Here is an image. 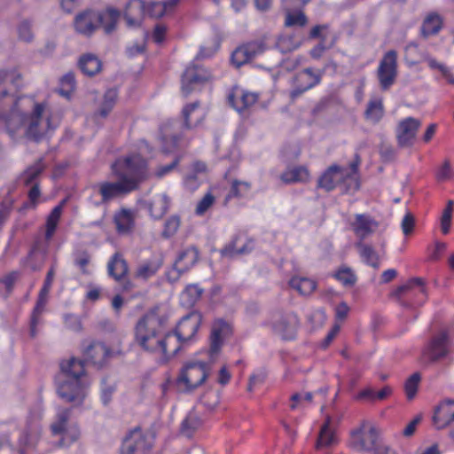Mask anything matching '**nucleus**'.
I'll use <instances>...</instances> for the list:
<instances>
[{
  "mask_svg": "<svg viewBox=\"0 0 454 454\" xmlns=\"http://www.w3.org/2000/svg\"><path fill=\"white\" fill-rule=\"evenodd\" d=\"M49 292V289L42 287L35 306L31 313L29 334L32 338H35L37 334L36 327L42 322V315L47 303V296Z\"/></svg>",
  "mask_w": 454,
  "mask_h": 454,
  "instance_id": "obj_22",
  "label": "nucleus"
},
{
  "mask_svg": "<svg viewBox=\"0 0 454 454\" xmlns=\"http://www.w3.org/2000/svg\"><path fill=\"white\" fill-rule=\"evenodd\" d=\"M71 415L70 409H62L59 411L57 414V420L51 425L52 434L55 435L63 434V441L66 440L67 435V431L66 427H67V422L69 420Z\"/></svg>",
  "mask_w": 454,
  "mask_h": 454,
  "instance_id": "obj_35",
  "label": "nucleus"
},
{
  "mask_svg": "<svg viewBox=\"0 0 454 454\" xmlns=\"http://www.w3.org/2000/svg\"><path fill=\"white\" fill-rule=\"evenodd\" d=\"M181 224L180 216L173 215L169 216L164 223L161 237L165 239L172 238L177 232Z\"/></svg>",
  "mask_w": 454,
  "mask_h": 454,
  "instance_id": "obj_45",
  "label": "nucleus"
},
{
  "mask_svg": "<svg viewBox=\"0 0 454 454\" xmlns=\"http://www.w3.org/2000/svg\"><path fill=\"white\" fill-rule=\"evenodd\" d=\"M66 430L68 433H67V435L65 441H63V437L61 438V440H60V444L61 445H69L72 442H74L76 440H78V438L80 436V431H79L77 427H75V426L74 427H67Z\"/></svg>",
  "mask_w": 454,
  "mask_h": 454,
  "instance_id": "obj_63",
  "label": "nucleus"
},
{
  "mask_svg": "<svg viewBox=\"0 0 454 454\" xmlns=\"http://www.w3.org/2000/svg\"><path fill=\"white\" fill-rule=\"evenodd\" d=\"M120 16L121 12L113 7L105 12L87 9L75 16L74 27L78 34L85 36H90L99 27L109 35L115 30Z\"/></svg>",
  "mask_w": 454,
  "mask_h": 454,
  "instance_id": "obj_4",
  "label": "nucleus"
},
{
  "mask_svg": "<svg viewBox=\"0 0 454 454\" xmlns=\"http://www.w3.org/2000/svg\"><path fill=\"white\" fill-rule=\"evenodd\" d=\"M184 344L186 342L181 340L175 331L169 332L164 336L160 335L158 344L160 347L152 353H161L165 357H171L176 355Z\"/></svg>",
  "mask_w": 454,
  "mask_h": 454,
  "instance_id": "obj_16",
  "label": "nucleus"
},
{
  "mask_svg": "<svg viewBox=\"0 0 454 454\" xmlns=\"http://www.w3.org/2000/svg\"><path fill=\"white\" fill-rule=\"evenodd\" d=\"M454 208V202L452 200H449L445 208L443 209L441 216V230L443 234H447L450 231L452 213Z\"/></svg>",
  "mask_w": 454,
  "mask_h": 454,
  "instance_id": "obj_49",
  "label": "nucleus"
},
{
  "mask_svg": "<svg viewBox=\"0 0 454 454\" xmlns=\"http://www.w3.org/2000/svg\"><path fill=\"white\" fill-rule=\"evenodd\" d=\"M364 115L366 120L374 124L378 123L384 115V107L381 99L369 101Z\"/></svg>",
  "mask_w": 454,
  "mask_h": 454,
  "instance_id": "obj_40",
  "label": "nucleus"
},
{
  "mask_svg": "<svg viewBox=\"0 0 454 454\" xmlns=\"http://www.w3.org/2000/svg\"><path fill=\"white\" fill-rule=\"evenodd\" d=\"M380 155L384 162H390L396 157L395 149L389 144L381 143L380 145Z\"/></svg>",
  "mask_w": 454,
  "mask_h": 454,
  "instance_id": "obj_57",
  "label": "nucleus"
},
{
  "mask_svg": "<svg viewBox=\"0 0 454 454\" xmlns=\"http://www.w3.org/2000/svg\"><path fill=\"white\" fill-rule=\"evenodd\" d=\"M266 50V44L263 40L249 42L238 47L231 54V62L237 67L253 60L256 56L262 54Z\"/></svg>",
  "mask_w": 454,
  "mask_h": 454,
  "instance_id": "obj_13",
  "label": "nucleus"
},
{
  "mask_svg": "<svg viewBox=\"0 0 454 454\" xmlns=\"http://www.w3.org/2000/svg\"><path fill=\"white\" fill-rule=\"evenodd\" d=\"M397 75V53L388 51L380 62L378 78L382 90H386L395 82Z\"/></svg>",
  "mask_w": 454,
  "mask_h": 454,
  "instance_id": "obj_12",
  "label": "nucleus"
},
{
  "mask_svg": "<svg viewBox=\"0 0 454 454\" xmlns=\"http://www.w3.org/2000/svg\"><path fill=\"white\" fill-rule=\"evenodd\" d=\"M249 190H250V184H248L247 182H240L238 180H234L232 182L230 192L227 195L226 199L228 200V199H231L233 197H235V198L244 197L247 194Z\"/></svg>",
  "mask_w": 454,
  "mask_h": 454,
  "instance_id": "obj_50",
  "label": "nucleus"
},
{
  "mask_svg": "<svg viewBox=\"0 0 454 454\" xmlns=\"http://www.w3.org/2000/svg\"><path fill=\"white\" fill-rule=\"evenodd\" d=\"M340 168L336 165L329 167L317 181V187L330 192L335 187V176L340 173Z\"/></svg>",
  "mask_w": 454,
  "mask_h": 454,
  "instance_id": "obj_36",
  "label": "nucleus"
},
{
  "mask_svg": "<svg viewBox=\"0 0 454 454\" xmlns=\"http://www.w3.org/2000/svg\"><path fill=\"white\" fill-rule=\"evenodd\" d=\"M112 352L108 347L99 341L91 342L84 350L83 359L70 358L60 364V372L56 377L57 393L66 403L73 407L81 406L88 393L90 382L85 378L84 366L92 364L103 367Z\"/></svg>",
  "mask_w": 454,
  "mask_h": 454,
  "instance_id": "obj_1",
  "label": "nucleus"
},
{
  "mask_svg": "<svg viewBox=\"0 0 454 454\" xmlns=\"http://www.w3.org/2000/svg\"><path fill=\"white\" fill-rule=\"evenodd\" d=\"M425 60L427 62V65L431 69L438 70L443 78L451 72L449 67H447L445 64L438 62L435 59L426 57Z\"/></svg>",
  "mask_w": 454,
  "mask_h": 454,
  "instance_id": "obj_60",
  "label": "nucleus"
},
{
  "mask_svg": "<svg viewBox=\"0 0 454 454\" xmlns=\"http://www.w3.org/2000/svg\"><path fill=\"white\" fill-rule=\"evenodd\" d=\"M50 241L44 238V240L41 237H37L29 252H28V259L30 260L35 254H40L43 257H46L49 251Z\"/></svg>",
  "mask_w": 454,
  "mask_h": 454,
  "instance_id": "obj_48",
  "label": "nucleus"
},
{
  "mask_svg": "<svg viewBox=\"0 0 454 454\" xmlns=\"http://www.w3.org/2000/svg\"><path fill=\"white\" fill-rule=\"evenodd\" d=\"M297 323L298 320L295 315L286 314L275 320L272 323V328L283 339L292 340L296 333Z\"/></svg>",
  "mask_w": 454,
  "mask_h": 454,
  "instance_id": "obj_19",
  "label": "nucleus"
},
{
  "mask_svg": "<svg viewBox=\"0 0 454 454\" xmlns=\"http://www.w3.org/2000/svg\"><path fill=\"white\" fill-rule=\"evenodd\" d=\"M380 443L377 428L366 425L365 422L351 432L349 445L356 451H373Z\"/></svg>",
  "mask_w": 454,
  "mask_h": 454,
  "instance_id": "obj_9",
  "label": "nucleus"
},
{
  "mask_svg": "<svg viewBox=\"0 0 454 454\" xmlns=\"http://www.w3.org/2000/svg\"><path fill=\"white\" fill-rule=\"evenodd\" d=\"M22 85V75L16 68L0 70V100L4 99L6 107H9V112L2 114L1 123L12 139L25 129L27 119V115L19 108L20 98L16 95Z\"/></svg>",
  "mask_w": 454,
  "mask_h": 454,
  "instance_id": "obj_3",
  "label": "nucleus"
},
{
  "mask_svg": "<svg viewBox=\"0 0 454 454\" xmlns=\"http://www.w3.org/2000/svg\"><path fill=\"white\" fill-rule=\"evenodd\" d=\"M324 71L318 70L314 72L311 67H307L297 73L292 81L293 90L290 91L289 97L292 101L301 97L307 90L314 88L320 83Z\"/></svg>",
  "mask_w": 454,
  "mask_h": 454,
  "instance_id": "obj_10",
  "label": "nucleus"
},
{
  "mask_svg": "<svg viewBox=\"0 0 454 454\" xmlns=\"http://www.w3.org/2000/svg\"><path fill=\"white\" fill-rule=\"evenodd\" d=\"M450 340L447 332L442 331L435 335L428 347V354L432 361L439 360L449 353Z\"/></svg>",
  "mask_w": 454,
  "mask_h": 454,
  "instance_id": "obj_21",
  "label": "nucleus"
},
{
  "mask_svg": "<svg viewBox=\"0 0 454 454\" xmlns=\"http://www.w3.org/2000/svg\"><path fill=\"white\" fill-rule=\"evenodd\" d=\"M454 420V400L446 399L435 409L433 423L437 429H442Z\"/></svg>",
  "mask_w": 454,
  "mask_h": 454,
  "instance_id": "obj_18",
  "label": "nucleus"
},
{
  "mask_svg": "<svg viewBox=\"0 0 454 454\" xmlns=\"http://www.w3.org/2000/svg\"><path fill=\"white\" fill-rule=\"evenodd\" d=\"M45 166L43 158L36 160L35 164L28 167L21 175V180L26 186L33 185L38 183L36 180L44 170Z\"/></svg>",
  "mask_w": 454,
  "mask_h": 454,
  "instance_id": "obj_32",
  "label": "nucleus"
},
{
  "mask_svg": "<svg viewBox=\"0 0 454 454\" xmlns=\"http://www.w3.org/2000/svg\"><path fill=\"white\" fill-rule=\"evenodd\" d=\"M289 285L292 288L297 290L302 295L311 294L316 287V281L308 278L294 277L290 279Z\"/></svg>",
  "mask_w": 454,
  "mask_h": 454,
  "instance_id": "obj_38",
  "label": "nucleus"
},
{
  "mask_svg": "<svg viewBox=\"0 0 454 454\" xmlns=\"http://www.w3.org/2000/svg\"><path fill=\"white\" fill-rule=\"evenodd\" d=\"M184 127L187 129L196 128L204 119V113L200 110V102L186 105L182 111Z\"/></svg>",
  "mask_w": 454,
  "mask_h": 454,
  "instance_id": "obj_23",
  "label": "nucleus"
},
{
  "mask_svg": "<svg viewBox=\"0 0 454 454\" xmlns=\"http://www.w3.org/2000/svg\"><path fill=\"white\" fill-rule=\"evenodd\" d=\"M201 321L202 315L199 311H192L181 318L174 331L181 340L187 343L195 336Z\"/></svg>",
  "mask_w": 454,
  "mask_h": 454,
  "instance_id": "obj_15",
  "label": "nucleus"
},
{
  "mask_svg": "<svg viewBox=\"0 0 454 454\" xmlns=\"http://www.w3.org/2000/svg\"><path fill=\"white\" fill-rule=\"evenodd\" d=\"M66 203V200H63L58 206H56L49 214L45 223V239L47 241H51L55 234L58 227L60 216L63 211V206Z\"/></svg>",
  "mask_w": 454,
  "mask_h": 454,
  "instance_id": "obj_28",
  "label": "nucleus"
},
{
  "mask_svg": "<svg viewBox=\"0 0 454 454\" xmlns=\"http://www.w3.org/2000/svg\"><path fill=\"white\" fill-rule=\"evenodd\" d=\"M153 444L154 436L152 434L135 428L124 437L120 454H150Z\"/></svg>",
  "mask_w": 454,
  "mask_h": 454,
  "instance_id": "obj_8",
  "label": "nucleus"
},
{
  "mask_svg": "<svg viewBox=\"0 0 454 454\" xmlns=\"http://www.w3.org/2000/svg\"><path fill=\"white\" fill-rule=\"evenodd\" d=\"M211 79V74L206 68L192 65L188 67L182 76V93L188 97L192 92L200 90V86Z\"/></svg>",
  "mask_w": 454,
  "mask_h": 454,
  "instance_id": "obj_11",
  "label": "nucleus"
},
{
  "mask_svg": "<svg viewBox=\"0 0 454 454\" xmlns=\"http://www.w3.org/2000/svg\"><path fill=\"white\" fill-rule=\"evenodd\" d=\"M53 116L46 113L44 103H35L32 113L27 116L23 136L35 143H40L48 138L51 132L58 127Z\"/></svg>",
  "mask_w": 454,
  "mask_h": 454,
  "instance_id": "obj_6",
  "label": "nucleus"
},
{
  "mask_svg": "<svg viewBox=\"0 0 454 454\" xmlns=\"http://www.w3.org/2000/svg\"><path fill=\"white\" fill-rule=\"evenodd\" d=\"M421 376L419 372H414L405 380L404 392L409 401L416 396Z\"/></svg>",
  "mask_w": 454,
  "mask_h": 454,
  "instance_id": "obj_47",
  "label": "nucleus"
},
{
  "mask_svg": "<svg viewBox=\"0 0 454 454\" xmlns=\"http://www.w3.org/2000/svg\"><path fill=\"white\" fill-rule=\"evenodd\" d=\"M18 277L19 273L17 271H12L0 279V282L5 286L8 294H10L12 292L14 284L18 279Z\"/></svg>",
  "mask_w": 454,
  "mask_h": 454,
  "instance_id": "obj_62",
  "label": "nucleus"
},
{
  "mask_svg": "<svg viewBox=\"0 0 454 454\" xmlns=\"http://www.w3.org/2000/svg\"><path fill=\"white\" fill-rule=\"evenodd\" d=\"M200 426L201 419L199 416L194 412H189L181 423L180 433L186 437H192Z\"/></svg>",
  "mask_w": 454,
  "mask_h": 454,
  "instance_id": "obj_39",
  "label": "nucleus"
},
{
  "mask_svg": "<svg viewBox=\"0 0 454 454\" xmlns=\"http://www.w3.org/2000/svg\"><path fill=\"white\" fill-rule=\"evenodd\" d=\"M442 21L438 14H429L423 21L421 26V35L427 38L439 33L442 28Z\"/></svg>",
  "mask_w": 454,
  "mask_h": 454,
  "instance_id": "obj_33",
  "label": "nucleus"
},
{
  "mask_svg": "<svg viewBox=\"0 0 454 454\" xmlns=\"http://www.w3.org/2000/svg\"><path fill=\"white\" fill-rule=\"evenodd\" d=\"M114 223L120 233H126L132 230L134 219L129 209L122 208L114 215Z\"/></svg>",
  "mask_w": 454,
  "mask_h": 454,
  "instance_id": "obj_31",
  "label": "nucleus"
},
{
  "mask_svg": "<svg viewBox=\"0 0 454 454\" xmlns=\"http://www.w3.org/2000/svg\"><path fill=\"white\" fill-rule=\"evenodd\" d=\"M230 333V325L223 319L216 320L212 325L210 334V356L217 355L221 349L224 337Z\"/></svg>",
  "mask_w": 454,
  "mask_h": 454,
  "instance_id": "obj_20",
  "label": "nucleus"
},
{
  "mask_svg": "<svg viewBox=\"0 0 454 454\" xmlns=\"http://www.w3.org/2000/svg\"><path fill=\"white\" fill-rule=\"evenodd\" d=\"M425 60L427 62V65L431 69L438 70L443 78L451 72L449 67H447L445 64L438 62L435 59L426 57Z\"/></svg>",
  "mask_w": 454,
  "mask_h": 454,
  "instance_id": "obj_59",
  "label": "nucleus"
},
{
  "mask_svg": "<svg viewBox=\"0 0 454 454\" xmlns=\"http://www.w3.org/2000/svg\"><path fill=\"white\" fill-rule=\"evenodd\" d=\"M452 169L450 167V160H446L442 166L439 168L436 173V178L438 181H446L452 177Z\"/></svg>",
  "mask_w": 454,
  "mask_h": 454,
  "instance_id": "obj_61",
  "label": "nucleus"
},
{
  "mask_svg": "<svg viewBox=\"0 0 454 454\" xmlns=\"http://www.w3.org/2000/svg\"><path fill=\"white\" fill-rule=\"evenodd\" d=\"M334 442L335 436L333 432L330 428V419L328 418L321 427L317 442V448L319 449L321 447L330 446Z\"/></svg>",
  "mask_w": 454,
  "mask_h": 454,
  "instance_id": "obj_43",
  "label": "nucleus"
},
{
  "mask_svg": "<svg viewBox=\"0 0 454 454\" xmlns=\"http://www.w3.org/2000/svg\"><path fill=\"white\" fill-rule=\"evenodd\" d=\"M31 23L28 20L22 21L19 26V36L21 40L29 43L33 40Z\"/></svg>",
  "mask_w": 454,
  "mask_h": 454,
  "instance_id": "obj_58",
  "label": "nucleus"
},
{
  "mask_svg": "<svg viewBox=\"0 0 454 454\" xmlns=\"http://www.w3.org/2000/svg\"><path fill=\"white\" fill-rule=\"evenodd\" d=\"M60 84L61 88L59 90V94L66 98H69L75 86L74 74L73 73L65 74L60 80Z\"/></svg>",
  "mask_w": 454,
  "mask_h": 454,
  "instance_id": "obj_52",
  "label": "nucleus"
},
{
  "mask_svg": "<svg viewBox=\"0 0 454 454\" xmlns=\"http://www.w3.org/2000/svg\"><path fill=\"white\" fill-rule=\"evenodd\" d=\"M170 200L166 194L150 203L149 212L155 220H160L168 211Z\"/></svg>",
  "mask_w": 454,
  "mask_h": 454,
  "instance_id": "obj_37",
  "label": "nucleus"
},
{
  "mask_svg": "<svg viewBox=\"0 0 454 454\" xmlns=\"http://www.w3.org/2000/svg\"><path fill=\"white\" fill-rule=\"evenodd\" d=\"M199 254L200 253L196 247H190L182 251L174 263V270L176 275L173 280L178 279L182 273L193 267L199 260Z\"/></svg>",
  "mask_w": 454,
  "mask_h": 454,
  "instance_id": "obj_17",
  "label": "nucleus"
},
{
  "mask_svg": "<svg viewBox=\"0 0 454 454\" xmlns=\"http://www.w3.org/2000/svg\"><path fill=\"white\" fill-rule=\"evenodd\" d=\"M352 226L356 236L362 240L377 229L378 223L368 215H356Z\"/></svg>",
  "mask_w": 454,
  "mask_h": 454,
  "instance_id": "obj_24",
  "label": "nucleus"
},
{
  "mask_svg": "<svg viewBox=\"0 0 454 454\" xmlns=\"http://www.w3.org/2000/svg\"><path fill=\"white\" fill-rule=\"evenodd\" d=\"M239 238L235 237L229 244H227L222 250L221 254L223 257H233L237 254H243L250 252L252 250V247L248 246V244H243L241 247H238V241Z\"/></svg>",
  "mask_w": 454,
  "mask_h": 454,
  "instance_id": "obj_41",
  "label": "nucleus"
},
{
  "mask_svg": "<svg viewBox=\"0 0 454 454\" xmlns=\"http://www.w3.org/2000/svg\"><path fill=\"white\" fill-rule=\"evenodd\" d=\"M116 182H102L98 184L101 204L115 198L137 191L149 176L148 161L139 154H131L116 160L112 164Z\"/></svg>",
  "mask_w": 454,
  "mask_h": 454,
  "instance_id": "obj_2",
  "label": "nucleus"
},
{
  "mask_svg": "<svg viewBox=\"0 0 454 454\" xmlns=\"http://www.w3.org/2000/svg\"><path fill=\"white\" fill-rule=\"evenodd\" d=\"M31 189L29 190L27 193L28 201L25 202L21 207V209H28V208H35L37 205L38 199L41 195L39 184L35 183L33 185H31Z\"/></svg>",
  "mask_w": 454,
  "mask_h": 454,
  "instance_id": "obj_53",
  "label": "nucleus"
},
{
  "mask_svg": "<svg viewBox=\"0 0 454 454\" xmlns=\"http://www.w3.org/2000/svg\"><path fill=\"white\" fill-rule=\"evenodd\" d=\"M215 198L211 192H207L204 197L198 202L195 209V213L198 215H204L210 207L215 203Z\"/></svg>",
  "mask_w": 454,
  "mask_h": 454,
  "instance_id": "obj_55",
  "label": "nucleus"
},
{
  "mask_svg": "<svg viewBox=\"0 0 454 454\" xmlns=\"http://www.w3.org/2000/svg\"><path fill=\"white\" fill-rule=\"evenodd\" d=\"M210 366L204 362H190L180 370L176 380V387L190 393L200 387L209 375Z\"/></svg>",
  "mask_w": 454,
  "mask_h": 454,
  "instance_id": "obj_7",
  "label": "nucleus"
},
{
  "mask_svg": "<svg viewBox=\"0 0 454 454\" xmlns=\"http://www.w3.org/2000/svg\"><path fill=\"white\" fill-rule=\"evenodd\" d=\"M257 101V95L251 92L242 91L241 95L236 98L234 95L229 96V102L238 111L242 112L243 110L250 107Z\"/></svg>",
  "mask_w": 454,
  "mask_h": 454,
  "instance_id": "obj_34",
  "label": "nucleus"
},
{
  "mask_svg": "<svg viewBox=\"0 0 454 454\" xmlns=\"http://www.w3.org/2000/svg\"><path fill=\"white\" fill-rule=\"evenodd\" d=\"M334 277L342 283L343 286L351 287L356 282V277L349 268L340 269Z\"/></svg>",
  "mask_w": 454,
  "mask_h": 454,
  "instance_id": "obj_51",
  "label": "nucleus"
},
{
  "mask_svg": "<svg viewBox=\"0 0 454 454\" xmlns=\"http://www.w3.org/2000/svg\"><path fill=\"white\" fill-rule=\"evenodd\" d=\"M166 318L152 309L144 315L136 324L135 340L147 352L155 351L159 347V339L163 332Z\"/></svg>",
  "mask_w": 454,
  "mask_h": 454,
  "instance_id": "obj_5",
  "label": "nucleus"
},
{
  "mask_svg": "<svg viewBox=\"0 0 454 454\" xmlns=\"http://www.w3.org/2000/svg\"><path fill=\"white\" fill-rule=\"evenodd\" d=\"M108 274L116 281L121 280L128 273L126 260L119 253H115L107 264Z\"/></svg>",
  "mask_w": 454,
  "mask_h": 454,
  "instance_id": "obj_25",
  "label": "nucleus"
},
{
  "mask_svg": "<svg viewBox=\"0 0 454 454\" xmlns=\"http://www.w3.org/2000/svg\"><path fill=\"white\" fill-rule=\"evenodd\" d=\"M203 289L197 285H189L182 294L183 302L192 306L201 296Z\"/></svg>",
  "mask_w": 454,
  "mask_h": 454,
  "instance_id": "obj_46",
  "label": "nucleus"
},
{
  "mask_svg": "<svg viewBox=\"0 0 454 454\" xmlns=\"http://www.w3.org/2000/svg\"><path fill=\"white\" fill-rule=\"evenodd\" d=\"M162 258L156 256L141 263L137 269L136 277L143 279H148L157 273L162 266Z\"/></svg>",
  "mask_w": 454,
  "mask_h": 454,
  "instance_id": "obj_29",
  "label": "nucleus"
},
{
  "mask_svg": "<svg viewBox=\"0 0 454 454\" xmlns=\"http://www.w3.org/2000/svg\"><path fill=\"white\" fill-rule=\"evenodd\" d=\"M283 7L286 12V27H303L307 25L308 18L301 9H294V7L290 5H283Z\"/></svg>",
  "mask_w": 454,
  "mask_h": 454,
  "instance_id": "obj_27",
  "label": "nucleus"
},
{
  "mask_svg": "<svg viewBox=\"0 0 454 454\" xmlns=\"http://www.w3.org/2000/svg\"><path fill=\"white\" fill-rule=\"evenodd\" d=\"M420 125V121L413 117L402 120L396 127L398 146L401 148L412 146Z\"/></svg>",
  "mask_w": 454,
  "mask_h": 454,
  "instance_id": "obj_14",
  "label": "nucleus"
},
{
  "mask_svg": "<svg viewBox=\"0 0 454 454\" xmlns=\"http://www.w3.org/2000/svg\"><path fill=\"white\" fill-rule=\"evenodd\" d=\"M78 64L81 71L88 76H94L99 73L102 67L101 61L92 53L81 56Z\"/></svg>",
  "mask_w": 454,
  "mask_h": 454,
  "instance_id": "obj_26",
  "label": "nucleus"
},
{
  "mask_svg": "<svg viewBox=\"0 0 454 454\" xmlns=\"http://www.w3.org/2000/svg\"><path fill=\"white\" fill-rule=\"evenodd\" d=\"M356 247L358 249L359 254L364 262L374 269H378L380 267V257L371 245L360 240L356 243Z\"/></svg>",
  "mask_w": 454,
  "mask_h": 454,
  "instance_id": "obj_30",
  "label": "nucleus"
},
{
  "mask_svg": "<svg viewBox=\"0 0 454 454\" xmlns=\"http://www.w3.org/2000/svg\"><path fill=\"white\" fill-rule=\"evenodd\" d=\"M281 179L286 184L305 182L309 179V171L303 167L294 168L282 174Z\"/></svg>",
  "mask_w": 454,
  "mask_h": 454,
  "instance_id": "obj_42",
  "label": "nucleus"
},
{
  "mask_svg": "<svg viewBox=\"0 0 454 454\" xmlns=\"http://www.w3.org/2000/svg\"><path fill=\"white\" fill-rule=\"evenodd\" d=\"M45 257L41 256L38 258V254H35L30 260L28 254L21 260V263L24 267L29 268L32 271H38L42 269L44 263Z\"/></svg>",
  "mask_w": 454,
  "mask_h": 454,
  "instance_id": "obj_56",
  "label": "nucleus"
},
{
  "mask_svg": "<svg viewBox=\"0 0 454 454\" xmlns=\"http://www.w3.org/2000/svg\"><path fill=\"white\" fill-rule=\"evenodd\" d=\"M74 264L78 266L83 274H87L86 267L90 262L91 256L86 250H81L74 253Z\"/></svg>",
  "mask_w": 454,
  "mask_h": 454,
  "instance_id": "obj_54",
  "label": "nucleus"
},
{
  "mask_svg": "<svg viewBox=\"0 0 454 454\" xmlns=\"http://www.w3.org/2000/svg\"><path fill=\"white\" fill-rule=\"evenodd\" d=\"M415 286L419 287V292L420 294H425L424 280L421 278H414L405 285L398 286L393 294L400 300L403 295L412 292V289Z\"/></svg>",
  "mask_w": 454,
  "mask_h": 454,
  "instance_id": "obj_44",
  "label": "nucleus"
},
{
  "mask_svg": "<svg viewBox=\"0 0 454 454\" xmlns=\"http://www.w3.org/2000/svg\"><path fill=\"white\" fill-rule=\"evenodd\" d=\"M167 27L163 24L158 23L155 25L153 32V39L156 43H160L165 39Z\"/></svg>",
  "mask_w": 454,
  "mask_h": 454,
  "instance_id": "obj_64",
  "label": "nucleus"
}]
</instances>
